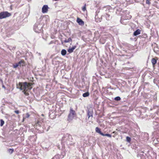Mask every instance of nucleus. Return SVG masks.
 <instances>
[{"mask_svg":"<svg viewBox=\"0 0 159 159\" xmlns=\"http://www.w3.org/2000/svg\"><path fill=\"white\" fill-rule=\"evenodd\" d=\"M24 63V61L23 60H20L18 63H17L19 65V66H23Z\"/></svg>","mask_w":159,"mask_h":159,"instance_id":"nucleus-15","label":"nucleus"},{"mask_svg":"<svg viewBox=\"0 0 159 159\" xmlns=\"http://www.w3.org/2000/svg\"><path fill=\"white\" fill-rule=\"evenodd\" d=\"M146 3L148 4H150L151 3L150 2L149 0H146Z\"/></svg>","mask_w":159,"mask_h":159,"instance_id":"nucleus-30","label":"nucleus"},{"mask_svg":"<svg viewBox=\"0 0 159 159\" xmlns=\"http://www.w3.org/2000/svg\"><path fill=\"white\" fill-rule=\"evenodd\" d=\"M75 116V115L72 114H69L67 118V120L69 122H70L72 121Z\"/></svg>","mask_w":159,"mask_h":159,"instance_id":"nucleus-6","label":"nucleus"},{"mask_svg":"<svg viewBox=\"0 0 159 159\" xmlns=\"http://www.w3.org/2000/svg\"><path fill=\"white\" fill-rule=\"evenodd\" d=\"M131 140V138L128 136L126 137V141L128 143H130Z\"/></svg>","mask_w":159,"mask_h":159,"instance_id":"nucleus-22","label":"nucleus"},{"mask_svg":"<svg viewBox=\"0 0 159 159\" xmlns=\"http://www.w3.org/2000/svg\"><path fill=\"white\" fill-rule=\"evenodd\" d=\"M116 133V132H115V131L113 132V133Z\"/></svg>","mask_w":159,"mask_h":159,"instance_id":"nucleus-38","label":"nucleus"},{"mask_svg":"<svg viewBox=\"0 0 159 159\" xmlns=\"http://www.w3.org/2000/svg\"><path fill=\"white\" fill-rule=\"evenodd\" d=\"M48 7L47 5H44L42 9V13H47L48 11Z\"/></svg>","mask_w":159,"mask_h":159,"instance_id":"nucleus-5","label":"nucleus"},{"mask_svg":"<svg viewBox=\"0 0 159 159\" xmlns=\"http://www.w3.org/2000/svg\"><path fill=\"white\" fill-rule=\"evenodd\" d=\"M95 131L97 133H99L102 136L104 135V134L101 131L100 129L98 127H97L96 128Z\"/></svg>","mask_w":159,"mask_h":159,"instance_id":"nucleus-9","label":"nucleus"},{"mask_svg":"<svg viewBox=\"0 0 159 159\" xmlns=\"http://www.w3.org/2000/svg\"><path fill=\"white\" fill-rule=\"evenodd\" d=\"M76 46H73L72 48H69L68 50V52L69 53H71L76 48Z\"/></svg>","mask_w":159,"mask_h":159,"instance_id":"nucleus-12","label":"nucleus"},{"mask_svg":"<svg viewBox=\"0 0 159 159\" xmlns=\"http://www.w3.org/2000/svg\"><path fill=\"white\" fill-rule=\"evenodd\" d=\"M103 136H107L110 138H111V135L110 134H104V135H102Z\"/></svg>","mask_w":159,"mask_h":159,"instance_id":"nucleus-26","label":"nucleus"},{"mask_svg":"<svg viewBox=\"0 0 159 159\" xmlns=\"http://www.w3.org/2000/svg\"><path fill=\"white\" fill-rule=\"evenodd\" d=\"M52 159H60L58 155H56Z\"/></svg>","mask_w":159,"mask_h":159,"instance_id":"nucleus-27","label":"nucleus"},{"mask_svg":"<svg viewBox=\"0 0 159 159\" xmlns=\"http://www.w3.org/2000/svg\"><path fill=\"white\" fill-rule=\"evenodd\" d=\"M157 59H156V58H153L151 60V62L152 63L153 66H154L155 65V64L157 63Z\"/></svg>","mask_w":159,"mask_h":159,"instance_id":"nucleus-14","label":"nucleus"},{"mask_svg":"<svg viewBox=\"0 0 159 159\" xmlns=\"http://www.w3.org/2000/svg\"><path fill=\"white\" fill-rule=\"evenodd\" d=\"M14 151V150L13 148H9L7 150V152L11 154H12L13 152Z\"/></svg>","mask_w":159,"mask_h":159,"instance_id":"nucleus-18","label":"nucleus"},{"mask_svg":"<svg viewBox=\"0 0 159 159\" xmlns=\"http://www.w3.org/2000/svg\"><path fill=\"white\" fill-rule=\"evenodd\" d=\"M18 66H19V65L17 63H16L15 65H13V67L14 68H16Z\"/></svg>","mask_w":159,"mask_h":159,"instance_id":"nucleus-28","label":"nucleus"},{"mask_svg":"<svg viewBox=\"0 0 159 159\" xmlns=\"http://www.w3.org/2000/svg\"><path fill=\"white\" fill-rule=\"evenodd\" d=\"M141 30L139 29H137L135 31L133 34V35L134 36H136L140 34Z\"/></svg>","mask_w":159,"mask_h":159,"instance_id":"nucleus-11","label":"nucleus"},{"mask_svg":"<svg viewBox=\"0 0 159 159\" xmlns=\"http://www.w3.org/2000/svg\"><path fill=\"white\" fill-rule=\"evenodd\" d=\"M19 85L20 86L19 88L17 87L18 89H19L21 90H24L27 91V82H19Z\"/></svg>","mask_w":159,"mask_h":159,"instance_id":"nucleus-4","label":"nucleus"},{"mask_svg":"<svg viewBox=\"0 0 159 159\" xmlns=\"http://www.w3.org/2000/svg\"><path fill=\"white\" fill-rule=\"evenodd\" d=\"M30 116V115L28 113H27L26 114V116H25V118H28Z\"/></svg>","mask_w":159,"mask_h":159,"instance_id":"nucleus-33","label":"nucleus"},{"mask_svg":"<svg viewBox=\"0 0 159 159\" xmlns=\"http://www.w3.org/2000/svg\"><path fill=\"white\" fill-rule=\"evenodd\" d=\"M69 114L73 115H76V113L75 111L73 110V108L71 107L70 108V110Z\"/></svg>","mask_w":159,"mask_h":159,"instance_id":"nucleus-10","label":"nucleus"},{"mask_svg":"<svg viewBox=\"0 0 159 159\" xmlns=\"http://www.w3.org/2000/svg\"><path fill=\"white\" fill-rule=\"evenodd\" d=\"M87 116H88V118H89L90 117H93V111L92 110L90 109L88 110L87 111Z\"/></svg>","mask_w":159,"mask_h":159,"instance_id":"nucleus-8","label":"nucleus"},{"mask_svg":"<svg viewBox=\"0 0 159 159\" xmlns=\"http://www.w3.org/2000/svg\"><path fill=\"white\" fill-rule=\"evenodd\" d=\"M72 140V136L71 135L66 134L65 135L62 139V141L63 142H66V143L68 144H71L70 142H72L71 140Z\"/></svg>","mask_w":159,"mask_h":159,"instance_id":"nucleus-1","label":"nucleus"},{"mask_svg":"<svg viewBox=\"0 0 159 159\" xmlns=\"http://www.w3.org/2000/svg\"><path fill=\"white\" fill-rule=\"evenodd\" d=\"M32 84L31 83H27V91L28 90H30L32 89V87H31Z\"/></svg>","mask_w":159,"mask_h":159,"instance_id":"nucleus-16","label":"nucleus"},{"mask_svg":"<svg viewBox=\"0 0 159 159\" xmlns=\"http://www.w3.org/2000/svg\"><path fill=\"white\" fill-rule=\"evenodd\" d=\"M0 122H1L0 126H2L3 125L4 123V121L2 119H1L0 120Z\"/></svg>","mask_w":159,"mask_h":159,"instance_id":"nucleus-25","label":"nucleus"},{"mask_svg":"<svg viewBox=\"0 0 159 159\" xmlns=\"http://www.w3.org/2000/svg\"><path fill=\"white\" fill-rule=\"evenodd\" d=\"M54 43V42L53 41H51L48 44L49 45H50L52 43Z\"/></svg>","mask_w":159,"mask_h":159,"instance_id":"nucleus-34","label":"nucleus"},{"mask_svg":"<svg viewBox=\"0 0 159 159\" xmlns=\"http://www.w3.org/2000/svg\"><path fill=\"white\" fill-rule=\"evenodd\" d=\"M14 112L17 114H18L19 113V111L18 110L15 111Z\"/></svg>","mask_w":159,"mask_h":159,"instance_id":"nucleus-32","label":"nucleus"},{"mask_svg":"<svg viewBox=\"0 0 159 159\" xmlns=\"http://www.w3.org/2000/svg\"><path fill=\"white\" fill-rule=\"evenodd\" d=\"M131 17V16H129V17H128L127 18H126L125 19L123 20V19L122 18L120 19V22L122 24H124V21L126 20L127 19H130Z\"/></svg>","mask_w":159,"mask_h":159,"instance_id":"nucleus-13","label":"nucleus"},{"mask_svg":"<svg viewBox=\"0 0 159 159\" xmlns=\"http://www.w3.org/2000/svg\"><path fill=\"white\" fill-rule=\"evenodd\" d=\"M11 16V14L7 11H2L0 13V19L9 17Z\"/></svg>","mask_w":159,"mask_h":159,"instance_id":"nucleus-3","label":"nucleus"},{"mask_svg":"<svg viewBox=\"0 0 159 159\" xmlns=\"http://www.w3.org/2000/svg\"><path fill=\"white\" fill-rule=\"evenodd\" d=\"M49 128H50V126H49L48 127V128L47 129V131H48L49 129Z\"/></svg>","mask_w":159,"mask_h":159,"instance_id":"nucleus-35","label":"nucleus"},{"mask_svg":"<svg viewBox=\"0 0 159 159\" xmlns=\"http://www.w3.org/2000/svg\"><path fill=\"white\" fill-rule=\"evenodd\" d=\"M120 99H121V98L119 96H117V97H116L114 98V100H115L116 101H120Z\"/></svg>","mask_w":159,"mask_h":159,"instance_id":"nucleus-24","label":"nucleus"},{"mask_svg":"<svg viewBox=\"0 0 159 159\" xmlns=\"http://www.w3.org/2000/svg\"><path fill=\"white\" fill-rule=\"evenodd\" d=\"M25 91V90H24L23 91V92L26 95H28L29 93H27Z\"/></svg>","mask_w":159,"mask_h":159,"instance_id":"nucleus-31","label":"nucleus"},{"mask_svg":"<svg viewBox=\"0 0 159 159\" xmlns=\"http://www.w3.org/2000/svg\"><path fill=\"white\" fill-rule=\"evenodd\" d=\"M2 87H3V88H5V86H4V85H2Z\"/></svg>","mask_w":159,"mask_h":159,"instance_id":"nucleus-36","label":"nucleus"},{"mask_svg":"<svg viewBox=\"0 0 159 159\" xmlns=\"http://www.w3.org/2000/svg\"><path fill=\"white\" fill-rule=\"evenodd\" d=\"M61 53L62 55L64 56L65 55L66 53V51L64 49H62L61 52Z\"/></svg>","mask_w":159,"mask_h":159,"instance_id":"nucleus-17","label":"nucleus"},{"mask_svg":"<svg viewBox=\"0 0 159 159\" xmlns=\"http://www.w3.org/2000/svg\"><path fill=\"white\" fill-rule=\"evenodd\" d=\"M89 92H86L83 94V96L84 97H86L89 96Z\"/></svg>","mask_w":159,"mask_h":159,"instance_id":"nucleus-20","label":"nucleus"},{"mask_svg":"<svg viewBox=\"0 0 159 159\" xmlns=\"http://www.w3.org/2000/svg\"><path fill=\"white\" fill-rule=\"evenodd\" d=\"M147 37V35L146 34H144L142 35H140L139 37L140 38H146Z\"/></svg>","mask_w":159,"mask_h":159,"instance_id":"nucleus-21","label":"nucleus"},{"mask_svg":"<svg viewBox=\"0 0 159 159\" xmlns=\"http://www.w3.org/2000/svg\"><path fill=\"white\" fill-rule=\"evenodd\" d=\"M86 4H85L84 6L82 8V10L83 11H85L86 10Z\"/></svg>","mask_w":159,"mask_h":159,"instance_id":"nucleus-29","label":"nucleus"},{"mask_svg":"<svg viewBox=\"0 0 159 159\" xmlns=\"http://www.w3.org/2000/svg\"><path fill=\"white\" fill-rule=\"evenodd\" d=\"M72 40L70 38H69L67 40H65L64 41L65 43H68L70 41L72 42Z\"/></svg>","mask_w":159,"mask_h":159,"instance_id":"nucleus-23","label":"nucleus"},{"mask_svg":"<svg viewBox=\"0 0 159 159\" xmlns=\"http://www.w3.org/2000/svg\"><path fill=\"white\" fill-rule=\"evenodd\" d=\"M39 55H41V54L40 53H39Z\"/></svg>","mask_w":159,"mask_h":159,"instance_id":"nucleus-37","label":"nucleus"},{"mask_svg":"<svg viewBox=\"0 0 159 159\" xmlns=\"http://www.w3.org/2000/svg\"><path fill=\"white\" fill-rule=\"evenodd\" d=\"M77 22L79 24V25L83 26L84 25V22L81 19L77 18Z\"/></svg>","mask_w":159,"mask_h":159,"instance_id":"nucleus-7","label":"nucleus"},{"mask_svg":"<svg viewBox=\"0 0 159 159\" xmlns=\"http://www.w3.org/2000/svg\"><path fill=\"white\" fill-rule=\"evenodd\" d=\"M42 29V25L40 24L39 22H36L34 25V30L35 32L39 33L41 31Z\"/></svg>","mask_w":159,"mask_h":159,"instance_id":"nucleus-2","label":"nucleus"},{"mask_svg":"<svg viewBox=\"0 0 159 159\" xmlns=\"http://www.w3.org/2000/svg\"><path fill=\"white\" fill-rule=\"evenodd\" d=\"M105 17L106 19L107 20H109L110 19H111V17L110 16V15L108 14H106L105 15Z\"/></svg>","mask_w":159,"mask_h":159,"instance_id":"nucleus-19","label":"nucleus"}]
</instances>
